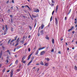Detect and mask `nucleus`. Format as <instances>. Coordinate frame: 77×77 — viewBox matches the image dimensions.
<instances>
[{"mask_svg": "<svg viewBox=\"0 0 77 77\" xmlns=\"http://www.w3.org/2000/svg\"><path fill=\"white\" fill-rule=\"evenodd\" d=\"M71 9H70L69 11V12L70 13L71 12Z\"/></svg>", "mask_w": 77, "mask_h": 77, "instance_id": "55", "label": "nucleus"}, {"mask_svg": "<svg viewBox=\"0 0 77 77\" xmlns=\"http://www.w3.org/2000/svg\"><path fill=\"white\" fill-rule=\"evenodd\" d=\"M19 39H20V38H18L17 40V42H19Z\"/></svg>", "mask_w": 77, "mask_h": 77, "instance_id": "38", "label": "nucleus"}, {"mask_svg": "<svg viewBox=\"0 0 77 77\" xmlns=\"http://www.w3.org/2000/svg\"><path fill=\"white\" fill-rule=\"evenodd\" d=\"M59 8V5H57L56 7V13H57V9H58V8Z\"/></svg>", "mask_w": 77, "mask_h": 77, "instance_id": "9", "label": "nucleus"}, {"mask_svg": "<svg viewBox=\"0 0 77 77\" xmlns=\"http://www.w3.org/2000/svg\"><path fill=\"white\" fill-rule=\"evenodd\" d=\"M32 18H36L37 16L32 14Z\"/></svg>", "mask_w": 77, "mask_h": 77, "instance_id": "15", "label": "nucleus"}, {"mask_svg": "<svg viewBox=\"0 0 77 77\" xmlns=\"http://www.w3.org/2000/svg\"><path fill=\"white\" fill-rule=\"evenodd\" d=\"M30 38V35H29L28 37V38Z\"/></svg>", "mask_w": 77, "mask_h": 77, "instance_id": "64", "label": "nucleus"}, {"mask_svg": "<svg viewBox=\"0 0 77 77\" xmlns=\"http://www.w3.org/2000/svg\"><path fill=\"white\" fill-rule=\"evenodd\" d=\"M40 64L41 65H44V63H43V62L42 61H41V63H40Z\"/></svg>", "mask_w": 77, "mask_h": 77, "instance_id": "20", "label": "nucleus"}, {"mask_svg": "<svg viewBox=\"0 0 77 77\" xmlns=\"http://www.w3.org/2000/svg\"><path fill=\"white\" fill-rule=\"evenodd\" d=\"M29 27L30 30H32V27L31 26H29Z\"/></svg>", "mask_w": 77, "mask_h": 77, "instance_id": "26", "label": "nucleus"}, {"mask_svg": "<svg viewBox=\"0 0 77 77\" xmlns=\"http://www.w3.org/2000/svg\"><path fill=\"white\" fill-rule=\"evenodd\" d=\"M35 24H34V27H35V26H36V20H35Z\"/></svg>", "mask_w": 77, "mask_h": 77, "instance_id": "16", "label": "nucleus"}, {"mask_svg": "<svg viewBox=\"0 0 77 77\" xmlns=\"http://www.w3.org/2000/svg\"><path fill=\"white\" fill-rule=\"evenodd\" d=\"M72 30L71 28L70 29H69L68 30V32H69L70 31H71Z\"/></svg>", "mask_w": 77, "mask_h": 77, "instance_id": "28", "label": "nucleus"}, {"mask_svg": "<svg viewBox=\"0 0 77 77\" xmlns=\"http://www.w3.org/2000/svg\"><path fill=\"white\" fill-rule=\"evenodd\" d=\"M8 12L9 14L10 13V9H9L8 10Z\"/></svg>", "mask_w": 77, "mask_h": 77, "instance_id": "32", "label": "nucleus"}, {"mask_svg": "<svg viewBox=\"0 0 77 77\" xmlns=\"http://www.w3.org/2000/svg\"><path fill=\"white\" fill-rule=\"evenodd\" d=\"M21 66H22L21 64H20L19 66V68H21Z\"/></svg>", "mask_w": 77, "mask_h": 77, "instance_id": "48", "label": "nucleus"}, {"mask_svg": "<svg viewBox=\"0 0 77 77\" xmlns=\"http://www.w3.org/2000/svg\"><path fill=\"white\" fill-rule=\"evenodd\" d=\"M66 19H67V17H65V20H66Z\"/></svg>", "mask_w": 77, "mask_h": 77, "instance_id": "52", "label": "nucleus"}, {"mask_svg": "<svg viewBox=\"0 0 77 77\" xmlns=\"http://www.w3.org/2000/svg\"><path fill=\"white\" fill-rule=\"evenodd\" d=\"M45 66H48V63H45Z\"/></svg>", "mask_w": 77, "mask_h": 77, "instance_id": "18", "label": "nucleus"}, {"mask_svg": "<svg viewBox=\"0 0 77 77\" xmlns=\"http://www.w3.org/2000/svg\"><path fill=\"white\" fill-rule=\"evenodd\" d=\"M17 36H16V37H14V39L12 40V41H16L17 40Z\"/></svg>", "mask_w": 77, "mask_h": 77, "instance_id": "8", "label": "nucleus"}, {"mask_svg": "<svg viewBox=\"0 0 77 77\" xmlns=\"http://www.w3.org/2000/svg\"><path fill=\"white\" fill-rule=\"evenodd\" d=\"M53 17L51 16V19H50V21H51L52 20V18Z\"/></svg>", "mask_w": 77, "mask_h": 77, "instance_id": "42", "label": "nucleus"}, {"mask_svg": "<svg viewBox=\"0 0 77 77\" xmlns=\"http://www.w3.org/2000/svg\"><path fill=\"white\" fill-rule=\"evenodd\" d=\"M40 33L42 35H44V30H42L40 31Z\"/></svg>", "mask_w": 77, "mask_h": 77, "instance_id": "6", "label": "nucleus"}, {"mask_svg": "<svg viewBox=\"0 0 77 77\" xmlns=\"http://www.w3.org/2000/svg\"><path fill=\"white\" fill-rule=\"evenodd\" d=\"M45 47H44L43 48H40L39 49H38V50H42V49H44V48H45Z\"/></svg>", "mask_w": 77, "mask_h": 77, "instance_id": "11", "label": "nucleus"}, {"mask_svg": "<svg viewBox=\"0 0 77 77\" xmlns=\"http://www.w3.org/2000/svg\"><path fill=\"white\" fill-rule=\"evenodd\" d=\"M2 51H1V53H0V56H2Z\"/></svg>", "mask_w": 77, "mask_h": 77, "instance_id": "34", "label": "nucleus"}, {"mask_svg": "<svg viewBox=\"0 0 77 77\" xmlns=\"http://www.w3.org/2000/svg\"><path fill=\"white\" fill-rule=\"evenodd\" d=\"M27 8H28L29 9V10H31V9L30 8V7H29V6H27Z\"/></svg>", "mask_w": 77, "mask_h": 77, "instance_id": "33", "label": "nucleus"}, {"mask_svg": "<svg viewBox=\"0 0 77 77\" xmlns=\"http://www.w3.org/2000/svg\"><path fill=\"white\" fill-rule=\"evenodd\" d=\"M14 41H12V40L10 42V44L11 45H14V44H15V43L14 42H13Z\"/></svg>", "mask_w": 77, "mask_h": 77, "instance_id": "3", "label": "nucleus"}, {"mask_svg": "<svg viewBox=\"0 0 77 77\" xmlns=\"http://www.w3.org/2000/svg\"><path fill=\"white\" fill-rule=\"evenodd\" d=\"M52 42L53 44L54 43V40L53 38H52Z\"/></svg>", "mask_w": 77, "mask_h": 77, "instance_id": "17", "label": "nucleus"}, {"mask_svg": "<svg viewBox=\"0 0 77 77\" xmlns=\"http://www.w3.org/2000/svg\"><path fill=\"white\" fill-rule=\"evenodd\" d=\"M2 48H4V49H5V47H4V46H2Z\"/></svg>", "mask_w": 77, "mask_h": 77, "instance_id": "58", "label": "nucleus"}, {"mask_svg": "<svg viewBox=\"0 0 77 77\" xmlns=\"http://www.w3.org/2000/svg\"><path fill=\"white\" fill-rule=\"evenodd\" d=\"M55 20L56 22V25H57V24H58V20H57V18H55Z\"/></svg>", "mask_w": 77, "mask_h": 77, "instance_id": "5", "label": "nucleus"}, {"mask_svg": "<svg viewBox=\"0 0 77 77\" xmlns=\"http://www.w3.org/2000/svg\"><path fill=\"white\" fill-rule=\"evenodd\" d=\"M34 11L33 12H39V10L38 9L34 8Z\"/></svg>", "mask_w": 77, "mask_h": 77, "instance_id": "1", "label": "nucleus"}, {"mask_svg": "<svg viewBox=\"0 0 77 77\" xmlns=\"http://www.w3.org/2000/svg\"><path fill=\"white\" fill-rule=\"evenodd\" d=\"M8 26H7L6 25H5V28L6 29V30H8Z\"/></svg>", "mask_w": 77, "mask_h": 77, "instance_id": "37", "label": "nucleus"}, {"mask_svg": "<svg viewBox=\"0 0 77 77\" xmlns=\"http://www.w3.org/2000/svg\"><path fill=\"white\" fill-rule=\"evenodd\" d=\"M36 50V46H35V47L34 48V50Z\"/></svg>", "mask_w": 77, "mask_h": 77, "instance_id": "53", "label": "nucleus"}, {"mask_svg": "<svg viewBox=\"0 0 77 77\" xmlns=\"http://www.w3.org/2000/svg\"><path fill=\"white\" fill-rule=\"evenodd\" d=\"M7 30H5L4 31V35H6V32H7Z\"/></svg>", "mask_w": 77, "mask_h": 77, "instance_id": "13", "label": "nucleus"}, {"mask_svg": "<svg viewBox=\"0 0 77 77\" xmlns=\"http://www.w3.org/2000/svg\"><path fill=\"white\" fill-rule=\"evenodd\" d=\"M58 53H59V54H61V52H60V51H59Z\"/></svg>", "mask_w": 77, "mask_h": 77, "instance_id": "46", "label": "nucleus"}, {"mask_svg": "<svg viewBox=\"0 0 77 77\" xmlns=\"http://www.w3.org/2000/svg\"><path fill=\"white\" fill-rule=\"evenodd\" d=\"M77 21H76L75 22V24H76V23H77Z\"/></svg>", "mask_w": 77, "mask_h": 77, "instance_id": "62", "label": "nucleus"}, {"mask_svg": "<svg viewBox=\"0 0 77 77\" xmlns=\"http://www.w3.org/2000/svg\"><path fill=\"white\" fill-rule=\"evenodd\" d=\"M10 17H13L12 15H10Z\"/></svg>", "mask_w": 77, "mask_h": 77, "instance_id": "60", "label": "nucleus"}, {"mask_svg": "<svg viewBox=\"0 0 77 77\" xmlns=\"http://www.w3.org/2000/svg\"><path fill=\"white\" fill-rule=\"evenodd\" d=\"M63 40V38L60 39V41H62Z\"/></svg>", "mask_w": 77, "mask_h": 77, "instance_id": "63", "label": "nucleus"}, {"mask_svg": "<svg viewBox=\"0 0 77 77\" xmlns=\"http://www.w3.org/2000/svg\"><path fill=\"white\" fill-rule=\"evenodd\" d=\"M6 69H3V70H2V72H5V70Z\"/></svg>", "mask_w": 77, "mask_h": 77, "instance_id": "36", "label": "nucleus"}, {"mask_svg": "<svg viewBox=\"0 0 77 77\" xmlns=\"http://www.w3.org/2000/svg\"><path fill=\"white\" fill-rule=\"evenodd\" d=\"M16 8H17V10H18V8L17 6H16Z\"/></svg>", "mask_w": 77, "mask_h": 77, "instance_id": "57", "label": "nucleus"}, {"mask_svg": "<svg viewBox=\"0 0 77 77\" xmlns=\"http://www.w3.org/2000/svg\"><path fill=\"white\" fill-rule=\"evenodd\" d=\"M11 41V39H10L9 40L8 42V44H9V43H10V41Z\"/></svg>", "mask_w": 77, "mask_h": 77, "instance_id": "22", "label": "nucleus"}, {"mask_svg": "<svg viewBox=\"0 0 77 77\" xmlns=\"http://www.w3.org/2000/svg\"><path fill=\"white\" fill-rule=\"evenodd\" d=\"M14 30V29L12 27L11 28V32H13V30Z\"/></svg>", "mask_w": 77, "mask_h": 77, "instance_id": "25", "label": "nucleus"}, {"mask_svg": "<svg viewBox=\"0 0 77 77\" xmlns=\"http://www.w3.org/2000/svg\"><path fill=\"white\" fill-rule=\"evenodd\" d=\"M52 2L53 3H54V1L53 0H52Z\"/></svg>", "mask_w": 77, "mask_h": 77, "instance_id": "50", "label": "nucleus"}, {"mask_svg": "<svg viewBox=\"0 0 77 77\" xmlns=\"http://www.w3.org/2000/svg\"><path fill=\"white\" fill-rule=\"evenodd\" d=\"M13 69H12L11 72V73L10 74L11 77H12L13 76Z\"/></svg>", "mask_w": 77, "mask_h": 77, "instance_id": "2", "label": "nucleus"}, {"mask_svg": "<svg viewBox=\"0 0 77 77\" xmlns=\"http://www.w3.org/2000/svg\"><path fill=\"white\" fill-rule=\"evenodd\" d=\"M74 26H73L72 27V28H71V29L72 30V29H73V28H74Z\"/></svg>", "mask_w": 77, "mask_h": 77, "instance_id": "56", "label": "nucleus"}, {"mask_svg": "<svg viewBox=\"0 0 77 77\" xmlns=\"http://www.w3.org/2000/svg\"><path fill=\"white\" fill-rule=\"evenodd\" d=\"M18 45V42H17V44H16L15 45V46H17V45Z\"/></svg>", "mask_w": 77, "mask_h": 77, "instance_id": "41", "label": "nucleus"}, {"mask_svg": "<svg viewBox=\"0 0 77 77\" xmlns=\"http://www.w3.org/2000/svg\"><path fill=\"white\" fill-rule=\"evenodd\" d=\"M17 63H18V60H17L15 62V64L16 65H17Z\"/></svg>", "mask_w": 77, "mask_h": 77, "instance_id": "21", "label": "nucleus"}, {"mask_svg": "<svg viewBox=\"0 0 77 77\" xmlns=\"http://www.w3.org/2000/svg\"><path fill=\"white\" fill-rule=\"evenodd\" d=\"M44 27V25L43 24H42L41 26V29H43V28Z\"/></svg>", "mask_w": 77, "mask_h": 77, "instance_id": "19", "label": "nucleus"}, {"mask_svg": "<svg viewBox=\"0 0 77 77\" xmlns=\"http://www.w3.org/2000/svg\"><path fill=\"white\" fill-rule=\"evenodd\" d=\"M7 59H8V60L9 59V56H8L7 57Z\"/></svg>", "mask_w": 77, "mask_h": 77, "instance_id": "51", "label": "nucleus"}, {"mask_svg": "<svg viewBox=\"0 0 77 77\" xmlns=\"http://www.w3.org/2000/svg\"><path fill=\"white\" fill-rule=\"evenodd\" d=\"M46 39H49V37H48V35H47V37L46 38Z\"/></svg>", "mask_w": 77, "mask_h": 77, "instance_id": "29", "label": "nucleus"}, {"mask_svg": "<svg viewBox=\"0 0 77 77\" xmlns=\"http://www.w3.org/2000/svg\"><path fill=\"white\" fill-rule=\"evenodd\" d=\"M4 29H5V27H3L2 28V30H4Z\"/></svg>", "mask_w": 77, "mask_h": 77, "instance_id": "59", "label": "nucleus"}, {"mask_svg": "<svg viewBox=\"0 0 77 77\" xmlns=\"http://www.w3.org/2000/svg\"><path fill=\"white\" fill-rule=\"evenodd\" d=\"M54 11H53L52 13V15H53V14H54Z\"/></svg>", "mask_w": 77, "mask_h": 77, "instance_id": "45", "label": "nucleus"}, {"mask_svg": "<svg viewBox=\"0 0 77 77\" xmlns=\"http://www.w3.org/2000/svg\"><path fill=\"white\" fill-rule=\"evenodd\" d=\"M75 70H77V67L75 66Z\"/></svg>", "mask_w": 77, "mask_h": 77, "instance_id": "24", "label": "nucleus"}, {"mask_svg": "<svg viewBox=\"0 0 77 77\" xmlns=\"http://www.w3.org/2000/svg\"><path fill=\"white\" fill-rule=\"evenodd\" d=\"M32 61H33V60H31V61H30V62H29L28 64H27V65L28 66H29V65H30V63L31 62H32Z\"/></svg>", "mask_w": 77, "mask_h": 77, "instance_id": "10", "label": "nucleus"}, {"mask_svg": "<svg viewBox=\"0 0 77 77\" xmlns=\"http://www.w3.org/2000/svg\"><path fill=\"white\" fill-rule=\"evenodd\" d=\"M40 35H41V34H40V33H38V36H40Z\"/></svg>", "mask_w": 77, "mask_h": 77, "instance_id": "30", "label": "nucleus"}, {"mask_svg": "<svg viewBox=\"0 0 77 77\" xmlns=\"http://www.w3.org/2000/svg\"><path fill=\"white\" fill-rule=\"evenodd\" d=\"M38 52H39V51L38 50H37L35 54V55H37V54H38Z\"/></svg>", "mask_w": 77, "mask_h": 77, "instance_id": "12", "label": "nucleus"}, {"mask_svg": "<svg viewBox=\"0 0 77 77\" xmlns=\"http://www.w3.org/2000/svg\"><path fill=\"white\" fill-rule=\"evenodd\" d=\"M47 60L48 61H49V60H50V59H49V58H47Z\"/></svg>", "mask_w": 77, "mask_h": 77, "instance_id": "44", "label": "nucleus"}, {"mask_svg": "<svg viewBox=\"0 0 77 77\" xmlns=\"http://www.w3.org/2000/svg\"><path fill=\"white\" fill-rule=\"evenodd\" d=\"M12 3H14V0H12Z\"/></svg>", "mask_w": 77, "mask_h": 77, "instance_id": "47", "label": "nucleus"}, {"mask_svg": "<svg viewBox=\"0 0 77 77\" xmlns=\"http://www.w3.org/2000/svg\"><path fill=\"white\" fill-rule=\"evenodd\" d=\"M26 61H22V62H23V63H25L26 62Z\"/></svg>", "mask_w": 77, "mask_h": 77, "instance_id": "27", "label": "nucleus"}, {"mask_svg": "<svg viewBox=\"0 0 77 77\" xmlns=\"http://www.w3.org/2000/svg\"><path fill=\"white\" fill-rule=\"evenodd\" d=\"M20 71V69H19L17 70V72H19V71Z\"/></svg>", "mask_w": 77, "mask_h": 77, "instance_id": "40", "label": "nucleus"}, {"mask_svg": "<svg viewBox=\"0 0 77 77\" xmlns=\"http://www.w3.org/2000/svg\"><path fill=\"white\" fill-rule=\"evenodd\" d=\"M32 54H33V53L29 55L28 57V59L27 60H29L30 59V57H31V56L32 55Z\"/></svg>", "mask_w": 77, "mask_h": 77, "instance_id": "4", "label": "nucleus"}, {"mask_svg": "<svg viewBox=\"0 0 77 77\" xmlns=\"http://www.w3.org/2000/svg\"><path fill=\"white\" fill-rule=\"evenodd\" d=\"M34 59V57H32V58H31V60H33V59Z\"/></svg>", "mask_w": 77, "mask_h": 77, "instance_id": "39", "label": "nucleus"}, {"mask_svg": "<svg viewBox=\"0 0 77 77\" xmlns=\"http://www.w3.org/2000/svg\"><path fill=\"white\" fill-rule=\"evenodd\" d=\"M21 42L22 44H24V40H21Z\"/></svg>", "mask_w": 77, "mask_h": 77, "instance_id": "35", "label": "nucleus"}, {"mask_svg": "<svg viewBox=\"0 0 77 77\" xmlns=\"http://www.w3.org/2000/svg\"><path fill=\"white\" fill-rule=\"evenodd\" d=\"M7 63H8L9 62V61L8 60V59L6 60Z\"/></svg>", "mask_w": 77, "mask_h": 77, "instance_id": "43", "label": "nucleus"}, {"mask_svg": "<svg viewBox=\"0 0 77 77\" xmlns=\"http://www.w3.org/2000/svg\"><path fill=\"white\" fill-rule=\"evenodd\" d=\"M25 57H26L25 56H24L22 58L21 62H23V61H24V59H25Z\"/></svg>", "mask_w": 77, "mask_h": 77, "instance_id": "14", "label": "nucleus"}, {"mask_svg": "<svg viewBox=\"0 0 77 77\" xmlns=\"http://www.w3.org/2000/svg\"><path fill=\"white\" fill-rule=\"evenodd\" d=\"M28 51H30V48H28Z\"/></svg>", "mask_w": 77, "mask_h": 77, "instance_id": "31", "label": "nucleus"}, {"mask_svg": "<svg viewBox=\"0 0 77 77\" xmlns=\"http://www.w3.org/2000/svg\"><path fill=\"white\" fill-rule=\"evenodd\" d=\"M45 51H43L40 54L41 55H43V54H45Z\"/></svg>", "mask_w": 77, "mask_h": 77, "instance_id": "7", "label": "nucleus"}, {"mask_svg": "<svg viewBox=\"0 0 77 77\" xmlns=\"http://www.w3.org/2000/svg\"><path fill=\"white\" fill-rule=\"evenodd\" d=\"M20 48H21V46H19L17 47L16 48V49H18Z\"/></svg>", "mask_w": 77, "mask_h": 77, "instance_id": "23", "label": "nucleus"}, {"mask_svg": "<svg viewBox=\"0 0 77 77\" xmlns=\"http://www.w3.org/2000/svg\"><path fill=\"white\" fill-rule=\"evenodd\" d=\"M22 7L23 8H24V6L23 5L22 6Z\"/></svg>", "mask_w": 77, "mask_h": 77, "instance_id": "61", "label": "nucleus"}, {"mask_svg": "<svg viewBox=\"0 0 77 77\" xmlns=\"http://www.w3.org/2000/svg\"><path fill=\"white\" fill-rule=\"evenodd\" d=\"M26 44H27V43H26L24 44V45H26Z\"/></svg>", "mask_w": 77, "mask_h": 77, "instance_id": "54", "label": "nucleus"}, {"mask_svg": "<svg viewBox=\"0 0 77 77\" xmlns=\"http://www.w3.org/2000/svg\"><path fill=\"white\" fill-rule=\"evenodd\" d=\"M54 50L53 49H52V50H51V52H53Z\"/></svg>", "mask_w": 77, "mask_h": 77, "instance_id": "49", "label": "nucleus"}]
</instances>
